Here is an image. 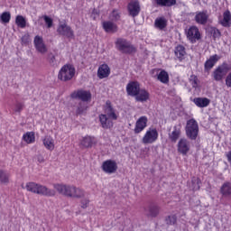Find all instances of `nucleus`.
I'll use <instances>...</instances> for the list:
<instances>
[{"label":"nucleus","instance_id":"f257e3e1","mask_svg":"<svg viewBox=\"0 0 231 231\" xmlns=\"http://www.w3.org/2000/svg\"><path fill=\"white\" fill-rule=\"evenodd\" d=\"M22 188H25L28 192H32V194H39L40 196H46L47 198H51L56 194L54 189H50L48 187L35 182H27L25 187L22 184Z\"/></svg>","mask_w":231,"mask_h":231},{"label":"nucleus","instance_id":"f03ea898","mask_svg":"<svg viewBox=\"0 0 231 231\" xmlns=\"http://www.w3.org/2000/svg\"><path fill=\"white\" fill-rule=\"evenodd\" d=\"M185 130L186 136H188L189 140H196L199 133V126L198 125V122L196 121V119L191 118L188 120Z\"/></svg>","mask_w":231,"mask_h":231},{"label":"nucleus","instance_id":"7ed1b4c3","mask_svg":"<svg viewBox=\"0 0 231 231\" xmlns=\"http://www.w3.org/2000/svg\"><path fill=\"white\" fill-rule=\"evenodd\" d=\"M75 77V67L73 65H64L58 75V79L60 80H63V82H68V80H71Z\"/></svg>","mask_w":231,"mask_h":231},{"label":"nucleus","instance_id":"20e7f679","mask_svg":"<svg viewBox=\"0 0 231 231\" xmlns=\"http://www.w3.org/2000/svg\"><path fill=\"white\" fill-rule=\"evenodd\" d=\"M116 46L122 53H135L136 52V48L134 46L131 45V42H127L125 39H117L116 41Z\"/></svg>","mask_w":231,"mask_h":231},{"label":"nucleus","instance_id":"39448f33","mask_svg":"<svg viewBox=\"0 0 231 231\" xmlns=\"http://www.w3.org/2000/svg\"><path fill=\"white\" fill-rule=\"evenodd\" d=\"M230 69H231L230 65L224 62L222 65L218 66L217 69L214 70L213 72L214 79L217 82H219V80H223V77H225V75H226V73H228Z\"/></svg>","mask_w":231,"mask_h":231},{"label":"nucleus","instance_id":"423d86ee","mask_svg":"<svg viewBox=\"0 0 231 231\" xmlns=\"http://www.w3.org/2000/svg\"><path fill=\"white\" fill-rule=\"evenodd\" d=\"M54 189L59 192V194H62V196H66L67 198L74 197L75 186L55 184Z\"/></svg>","mask_w":231,"mask_h":231},{"label":"nucleus","instance_id":"0eeeda50","mask_svg":"<svg viewBox=\"0 0 231 231\" xmlns=\"http://www.w3.org/2000/svg\"><path fill=\"white\" fill-rule=\"evenodd\" d=\"M71 98L81 100L80 102H89L91 100V92L88 90L79 89L74 91L70 95Z\"/></svg>","mask_w":231,"mask_h":231},{"label":"nucleus","instance_id":"6e6552de","mask_svg":"<svg viewBox=\"0 0 231 231\" xmlns=\"http://www.w3.org/2000/svg\"><path fill=\"white\" fill-rule=\"evenodd\" d=\"M158 140V130L156 128L148 130L142 139L143 143H154Z\"/></svg>","mask_w":231,"mask_h":231},{"label":"nucleus","instance_id":"1a4fd4ad","mask_svg":"<svg viewBox=\"0 0 231 231\" xmlns=\"http://www.w3.org/2000/svg\"><path fill=\"white\" fill-rule=\"evenodd\" d=\"M34 47L39 51V53H42V55H44L48 51V48L46 47V44L44 43V40L42 39V36L36 35L34 37Z\"/></svg>","mask_w":231,"mask_h":231},{"label":"nucleus","instance_id":"9d476101","mask_svg":"<svg viewBox=\"0 0 231 231\" xmlns=\"http://www.w3.org/2000/svg\"><path fill=\"white\" fill-rule=\"evenodd\" d=\"M126 93L129 97H136L140 93V83L131 81L126 86Z\"/></svg>","mask_w":231,"mask_h":231},{"label":"nucleus","instance_id":"9b49d317","mask_svg":"<svg viewBox=\"0 0 231 231\" xmlns=\"http://www.w3.org/2000/svg\"><path fill=\"white\" fill-rule=\"evenodd\" d=\"M102 169L106 174H113L114 172H116L118 166L116 165V162L108 160L103 162Z\"/></svg>","mask_w":231,"mask_h":231},{"label":"nucleus","instance_id":"f8f14e48","mask_svg":"<svg viewBox=\"0 0 231 231\" xmlns=\"http://www.w3.org/2000/svg\"><path fill=\"white\" fill-rule=\"evenodd\" d=\"M57 32L60 35H63L64 37H68V39L73 38V30L66 23H61L59 25Z\"/></svg>","mask_w":231,"mask_h":231},{"label":"nucleus","instance_id":"ddd939ff","mask_svg":"<svg viewBox=\"0 0 231 231\" xmlns=\"http://www.w3.org/2000/svg\"><path fill=\"white\" fill-rule=\"evenodd\" d=\"M187 38L191 42H196V41H199V39H201L199 29H198V27L196 26L190 27L187 32Z\"/></svg>","mask_w":231,"mask_h":231},{"label":"nucleus","instance_id":"4468645a","mask_svg":"<svg viewBox=\"0 0 231 231\" xmlns=\"http://www.w3.org/2000/svg\"><path fill=\"white\" fill-rule=\"evenodd\" d=\"M128 14L129 15H131V17H136L141 11V7H140V2L138 1H131L128 4Z\"/></svg>","mask_w":231,"mask_h":231},{"label":"nucleus","instance_id":"2eb2a0df","mask_svg":"<svg viewBox=\"0 0 231 231\" xmlns=\"http://www.w3.org/2000/svg\"><path fill=\"white\" fill-rule=\"evenodd\" d=\"M147 127V117L141 116L135 123L134 134H139Z\"/></svg>","mask_w":231,"mask_h":231},{"label":"nucleus","instance_id":"dca6fc26","mask_svg":"<svg viewBox=\"0 0 231 231\" xmlns=\"http://www.w3.org/2000/svg\"><path fill=\"white\" fill-rule=\"evenodd\" d=\"M195 21L199 24H207V23H208V11L204 10L197 13L195 15Z\"/></svg>","mask_w":231,"mask_h":231},{"label":"nucleus","instance_id":"f3484780","mask_svg":"<svg viewBox=\"0 0 231 231\" xmlns=\"http://www.w3.org/2000/svg\"><path fill=\"white\" fill-rule=\"evenodd\" d=\"M111 73V69L109 68V65L103 64L99 66L97 69V77L98 79H107L109 77V74Z\"/></svg>","mask_w":231,"mask_h":231},{"label":"nucleus","instance_id":"a211bd4d","mask_svg":"<svg viewBox=\"0 0 231 231\" xmlns=\"http://www.w3.org/2000/svg\"><path fill=\"white\" fill-rule=\"evenodd\" d=\"M105 113L111 120H118V116H116V113H115V108H113V106H111V101H106Z\"/></svg>","mask_w":231,"mask_h":231},{"label":"nucleus","instance_id":"6ab92c4d","mask_svg":"<svg viewBox=\"0 0 231 231\" xmlns=\"http://www.w3.org/2000/svg\"><path fill=\"white\" fill-rule=\"evenodd\" d=\"M103 29L106 33H116L118 32V26L111 21L103 22Z\"/></svg>","mask_w":231,"mask_h":231},{"label":"nucleus","instance_id":"aec40b11","mask_svg":"<svg viewBox=\"0 0 231 231\" xmlns=\"http://www.w3.org/2000/svg\"><path fill=\"white\" fill-rule=\"evenodd\" d=\"M190 150V147L189 146V141L187 139H180L178 143V151L181 154H187L189 151Z\"/></svg>","mask_w":231,"mask_h":231},{"label":"nucleus","instance_id":"412c9836","mask_svg":"<svg viewBox=\"0 0 231 231\" xmlns=\"http://www.w3.org/2000/svg\"><path fill=\"white\" fill-rule=\"evenodd\" d=\"M219 56L217 54H215L213 56H210L209 59L205 62V69L208 71V69H212L214 66L216 65V62L219 60Z\"/></svg>","mask_w":231,"mask_h":231},{"label":"nucleus","instance_id":"4be33fe9","mask_svg":"<svg viewBox=\"0 0 231 231\" xmlns=\"http://www.w3.org/2000/svg\"><path fill=\"white\" fill-rule=\"evenodd\" d=\"M220 24L224 26V28H230L231 26V14L230 11H226L223 14V19L219 21Z\"/></svg>","mask_w":231,"mask_h":231},{"label":"nucleus","instance_id":"5701e85b","mask_svg":"<svg viewBox=\"0 0 231 231\" xmlns=\"http://www.w3.org/2000/svg\"><path fill=\"white\" fill-rule=\"evenodd\" d=\"M193 102L198 107H207L210 104V99L207 97H195Z\"/></svg>","mask_w":231,"mask_h":231},{"label":"nucleus","instance_id":"b1692460","mask_svg":"<svg viewBox=\"0 0 231 231\" xmlns=\"http://www.w3.org/2000/svg\"><path fill=\"white\" fill-rule=\"evenodd\" d=\"M97 142H95V137H91V136H85L82 141H81V145H83V147H86L87 149H89L91 147H93V144H96Z\"/></svg>","mask_w":231,"mask_h":231},{"label":"nucleus","instance_id":"393cba45","mask_svg":"<svg viewBox=\"0 0 231 231\" xmlns=\"http://www.w3.org/2000/svg\"><path fill=\"white\" fill-rule=\"evenodd\" d=\"M99 120L101 122V125L103 129H111V126L113 125V122L107 118V116L101 115L99 116Z\"/></svg>","mask_w":231,"mask_h":231},{"label":"nucleus","instance_id":"a878e982","mask_svg":"<svg viewBox=\"0 0 231 231\" xmlns=\"http://www.w3.org/2000/svg\"><path fill=\"white\" fill-rule=\"evenodd\" d=\"M135 100L137 102H147L149 100V92L145 89L139 90L137 96H135Z\"/></svg>","mask_w":231,"mask_h":231},{"label":"nucleus","instance_id":"bb28decb","mask_svg":"<svg viewBox=\"0 0 231 231\" xmlns=\"http://www.w3.org/2000/svg\"><path fill=\"white\" fill-rule=\"evenodd\" d=\"M87 111H88V104L86 102L79 101L76 109L77 116L80 115H86Z\"/></svg>","mask_w":231,"mask_h":231},{"label":"nucleus","instance_id":"cd10ccee","mask_svg":"<svg viewBox=\"0 0 231 231\" xmlns=\"http://www.w3.org/2000/svg\"><path fill=\"white\" fill-rule=\"evenodd\" d=\"M148 210V217H158V215L160 214V207L157 205H151Z\"/></svg>","mask_w":231,"mask_h":231},{"label":"nucleus","instance_id":"c85d7f7f","mask_svg":"<svg viewBox=\"0 0 231 231\" xmlns=\"http://www.w3.org/2000/svg\"><path fill=\"white\" fill-rule=\"evenodd\" d=\"M43 145L46 147L49 151H53L55 149V144L53 143V138L51 136H46L43 139Z\"/></svg>","mask_w":231,"mask_h":231},{"label":"nucleus","instance_id":"c756f323","mask_svg":"<svg viewBox=\"0 0 231 231\" xmlns=\"http://www.w3.org/2000/svg\"><path fill=\"white\" fill-rule=\"evenodd\" d=\"M0 183L8 185L10 183V175L4 170H0Z\"/></svg>","mask_w":231,"mask_h":231},{"label":"nucleus","instance_id":"7c9ffc66","mask_svg":"<svg viewBox=\"0 0 231 231\" xmlns=\"http://www.w3.org/2000/svg\"><path fill=\"white\" fill-rule=\"evenodd\" d=\"M181 134V131L178 129L177 126H174V131L171 134H169V138L171 142H178V139L180 138V135Z\"/></svg>","mask_w":231,"mask_h":231},{"label":"nucleus","instance_id":"2f4dec72","mask_svg":"<svg viewBox=\"0 0 231 231\" xmlns=\"http://www.w3.org/2000/svg\"><path fill=\"white\" fill-rule=\"evenodd\" d=\"M23 142L26 143H33L35 142V133L34 132H27L23 136Z\"/></svg>","mask_w":231,"mask_h":231},{"label":"nucleus","instance_id":"473e14b6","mask_svg":"<svg viewBox=\"0 0 231 231\" xmlns=\"http://www.w3.org/2000/svg\"><path fill=\"white\" fill-rule=\"evenodd\" d=\"M220 192L224 196H231V182H225L220 189Z\"/></svg>","mask_w":231,"mask_h":231},{"label":"nucleus","instance_id":"72a5a7b5","mask_svg":"<svg viewBox=\"0 0 231 231\" xmlns=\"http://www.w3.org/2000/svg\"><path fill=\"white\" fill-rule=\"evenodd\" d=\"M157 79L162 84H169V73H167V71H165V70H162L158 74Z\"/></svg>","mask_w":231,"mask_h":231},{"label":"nucleus","instance_id":"f704fd0d","mask_svg":"<svg viewBox=\"0 0 231 231\" xmlns=\"http://www.w3.org/2000/svg\"><path fill=\"white\" fill-rule=\"evenodd\" d=\"M158 6H174L176 0H155Z\"/></svg>","mask_w":231,"mask_h":231},{"label":"nucleus","instance_id":"c9c22d12","mask_svg":"<svg viewBox=\"0 0 231 231\" xmlns=\"http://www.w3.org/2000/svg\"><path fill=\"white\" fill-rule=\"evenodd\" d=\"M154 26L159 30H163V28L167 27V21H165L164 18H157Z\"/></svg>","mask_w":231,"mask_h":231},{"label":"nucleus","instance_id":"e433bc0d","mask_svg":"<svg viewBox=\"0 0 231 231\" xmlns=\"http://www.w3.org/2000/svg\"><path fill=\"white\" fill-rule=\"evenodd\" d=\"M15 24H17L19 28H26V18L23 15H17L15 18Z\"/></svg>","mask_w":231,"mask_h":231},{"label":"nucleus","instance_id":"4c0bfd02","mask_svg":"<svg viewBox=\"0 0 231 231\" xmlns=\"http://www.w3.org/2000/svg\"><path fill=\"white\" fill-rule=\"evenodd\" d=\"M185 47L179 45L177 46L175 50V55L178 57V59H181L182 57H185Z\"/></svg>","mask_w":231,"mask_h":231},{"label":"nucleus","instance_id":"58836bf2","mask_svg":"<svg viewBox=\"0 0 231 231\" xmlns=\"http://www.w3.org/2000/svg\"><path fill=\"white\" fill-rule=\"evenodd\" d=\"M0 19H1L2 23H10V19H12V14H10V12H4L0 15Z\"/></svg>","mask_w":231,"mask_h":231},{"label":"nucleus","instance_id":"ea45409f","mask_svg":"<svg viewBox=\"0 0 231 231\" xmlns=\"http://www.w3.org/2000/svg\"><path fill=\"white\" fill-rule=\"evenodd\" d=\"M74 197L73 198H77L78 199H80V198H84L85 193L84 190H82L79 188L74 187Z\"/></svg>","mask_w":231,"mask_h":231},{"label":"nucleus","instance_id":"a19ab883","mask_svg":"<svg viewBox=\"0 0 231 231\" xmlns=\"http://www.w3.org/2000/svg\"><path fill=\"white\" fill-rule=\"evenodd\" d=\"M167 225H176L178 217L176 215L168 216L165 219Z\"/></svg>","mask_w":231,"mask_h":231},{"label":"nucleus","instance_id":"79ce46f5","mask_svg":"<svg viewBox=\"0 0 231 231\" xmlns=\"http://www.w3.org/2000/svg\"><path fill=\"white\" fill-rule=\"evenodd\" d=\"M42 19L45 21V24H47V28H51L53 26V19L48 15L42 16Z\"/></svg>","mask_w":231,"mask_h":231},{"label":"nucleus","instance_id":"37998d69","mask_svg":"<svg viewBox=\"0 0 231 231\" xmlns=\"http://www.w3.org/2000/svg\"><path fill=\"white\" fill-rule=\"evenodd\" d=\"M200 180L199 179H193L191 180V189L192 190H199V184H200Z\"/></svg>","mask_w":231,"mask_h":231},{"label":"nucleus","instance_id":"c03bdc74","mask_svg":"<svg viewBox=\"0 0 231 231\" xmlns=\"http://www.w3.org/2000/svg\"><path fill=\"white\" fill-rule=\"evenodd\" d=\"M110 19L112 21H118V19H120V14L118 13V11L114 10L110 14Z\"/></svg>","mask_w":231,"mask_h":231},{"label":"nucleus","instance_id":"a18cd8bd","mask_svg":"<svg viewBox=\"0 0 231 231\" xmlns=\"http://www.w3.org/2000/svg\"><path fill=\"white\" fill-rule=\"evenodd\" d=\"M48 59L51 66H57V60L55 59V55H53V53H50Z\"/></svg>","mask_w":231,"mask_h":231},{"label":"nucleus","instance_id":"49530a36","mask_svg":"<svg viewBox=\"0 0 231 231\" xmlns=\"http://www.w3.org/2000/svg\"><path fill=\"white\" fill-rule=\"evenodd\" d=\"M212 35L214 39H219V37H221V32L218 29L214 28L212 30Z\"/></svg>","mask_w":231,"mask_h":231},{"label":"nucleus","instance_id":"de8ad7c7","mask_svg":"<svg viewBox=\"0 0 231 231\" xmlns=\"http://www.w3.org/2000/svg\"><path fill=\"white\" fill-rule=\"evenodd\" d=\"M89 207V199H81V208H88Z\"/></svg>","mask_w":231,"mask_h":231},{"label":"nucleus","instance_id":"09e8293b","mask_svg":"<svg viewBox=\"0 0 231 231\" xmlns=\"http://www.w3.org/2000/svg\"><path fill=\"white\" fill-rule=\"evenodd\" d=\"M23 107H24V105H23V104H22V103H17V104L15 105V109H14L15 113H21V111H23Z\"/></svg>","mask_w":231,"mask_h":231},{"label":"nucleus","instance_id":"8fccbe9b","mask_svg":"<svg viewBox=\"0 0 231 231\" xmlns=\"http://www.w3.org/2000/svg\"><path fill=\"white\" fill-rule=\"evenodd\" d=\"M28 42H30V35L25 34L22 37V43L28 44Z\"/></svg>","mask_w":231,"mask_h":231},{"label":"nucleus","instance_id":"3c124183","mask_svg":"<svg viewBox=\"0 0 231 231\" xmlns=\"http://www.w3.org/2000/svg\"><path fill=\"white\" fill-rule=\"evenodd\" d=\"M37 161L39 162V163H44V162H45L44 156H42V154H39L37 156Z\"/></svg>","mask_w":231,"mask_h":231},{"label":"nucleus","instance_id":"603ef678","mask_svg":"<svg viewBox=\"0 0 231 231\" xmlns=\"http://www.w3.org/2000/svg\"><path fill=\"white\" fill-rule=\"evenodd\" d=\"M191 79H193V82L195 85H198V77L196 76H191Z\"/></svg>","mask_w":231,"mask_h":231},{"label":"nucleus","instance_id":"864d4df0","mask_svg":"<svg viewBox=\"0 0 231 231\" xmlns=\"http://www.w3.org/2000/svg\"><path fill=\"white\" fill-rule=\"evenodd\" d=\"M93 14H98V12H97V10H93Z\"/></svg>","mask_w":231,"mask_h":231}]
</instances>
